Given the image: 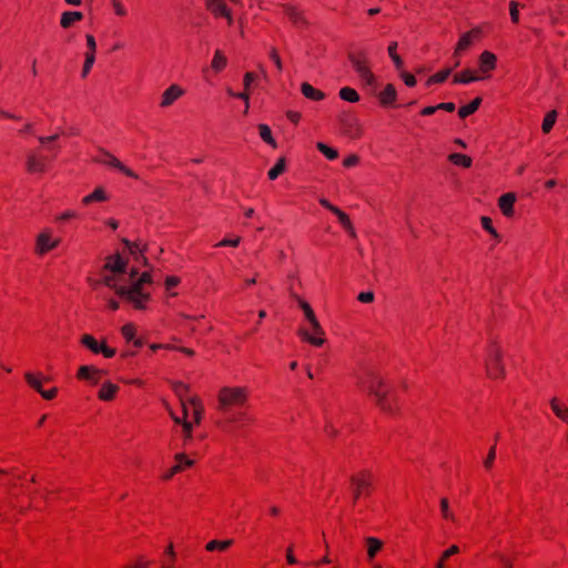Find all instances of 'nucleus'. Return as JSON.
<instances>
[{"label": "nucleus", "instance_id": "f257e3e1", "mask_svg": "<svg viewBox=\"0 0 568 568\" xmlns=\"http://www.w3.org/2000/svg\"><path fill=\"white\" fill-rule=\"evenodd\" d=\"M101 280L93 281L97 286L102 283L112 288L115 294L131 304L138 311H144L151 300L150 286L152 276L149 272H143L138 276L135 268L128 272L126 261L119 254L106 257L101 271Z\"/></svg>", "mask_w": 568, "mask_h": 568}, {"label": "nucleus", "instance_id": "f03ea898", "mask_svg": "<svg viewBox=\"0 0 568 568\" xmlns=\"http://www.w3.org/2000/svg\"><path fill=\"white\" fill-rule=\"evenodd\" d=\"M373 402L385 414L393 415L397 412L396 396L385 378L376 372H368L358 383Z\"/></svg>", "mask_w": 568, "mask_h": 568}, {"label": "nucleus", "instance_id": "7ed1b4c3", "mask_svg": "<svg viewBox=\"0 0 568 568\" xmlns=\"http://www.w3.org/2000/svg\"><path fill=\"white\" fill-rule=\"evenodd\" d=\"M250 390L246 386H223L216 395V409L226 414L233 408H240L247 404Z\"/></svg>", "mask_w": 568, "mask_h": 568}, {"label": "nucleus", "instance_id": "20e7f679", "mask_svg": "<svg viewBox=\"0 0 568 568\" xmlns=\"http://www.w3.org/2000/svg\"><path fill=\"white\" fill-rule=\"evenodd\" d=\"M486 374L491 379H503L506 376L504 351L498 342L490 341L485 355Z\"/></svg>", "mask_w": 568, "mask_h": 568}, {"label": "nucleus", "instance_id": "39448f33", "mask_svg": "<svg viewBox=\"0 0 568 568\" xmlns=\"http://www.w3.org/2000/svg\"><path fill=\"white\" fill-rule=\"evenodd\" d=\"M348 59L352 63V67L358 74L359 79L363 81V83L368 87L375 88L376 78L374 73L371 71L366 53L363 51L352 52L348 54Z\"/></svg>", "mask_w": 568, "mask_h": 568}, {"label": "nucleus", "instance_id": "423d86ee", "mask_svg": "<svg viewBox=\"0 0 568 568\" xmlns=\"http://www.w3.org/2000/svg\"><path fill=\"white\" fill-rule=\"evenodd\" d=\"M61 241V237L54 235L52 229L43 227L36 236L34 253L38 256H43L57 248Z\"/></svg>", "mask_w": 568, "mask_h": 568}, {"label": "nucleus", "instance_id": "0eeeda50", "mask_svg": "<svg viewBox=\"0 0 568 568\" xmlns=\"http://www.w3.org/2000/svg\"><path fill=\"white\" fill-rule=\"evenodd\" d=\"M95 162L113 168L128 178L139 179V175L133 170L124 165L115 155L104 149L100 150V154L95 158Z\"/></svg>", "mask_w": 568, "mask_h": 568}, {"label": "nucleus", "instance_id": "6e6552de", "mask_svg": "<svg viewBox=\"0 0 568 568\" xmlns=\"http://www.w3.org/2000/svg\"><path fill=\"white\" fill-rule=\"evenodd\" d=\"M483 36V31L479 27H475L469 31L463 33L457 41L454 50V57H462L468 49L477 43Z\"/></svg>", "mask_w": 568, "mask_h": 568}, {"label": "nucleus", "instance_id": "1a4fd4ad", "mask_svg": "<svg viewBox=\"0 0 568 568\" xmlns=\"http://www.w3.org/2000/svg\"><path fill=\"white\" fill-rule=\"evenodd\" d=\"M372 475L368 471H361L352 476L351 484L353 488L354 499H358L363 495H368L372 487Z\"/></svg>", "mask_w": 568, "mask_h": 568}, {"label": "nucleus", "instance_id": "9d476101", "mask_svg": "<svg viewBox=\"0 0 568 568\" xmlns=\"http://www.w3.org/2000/svg\"><path fill=\"white\" fill-rule=\"evenodd\" d=\"M80 342L83 346H85L92 353H94V354L101 353L106 358L113 357L116 353L114 348L109 347L104 342L99 343L98 339L90 334L82 335Z\"/></svg>", "mask_w": 568, "mask_h": 568}, {"label": "nucleus", "instance_id": "9b49d317", "mask_svg": "<svg viewBox=\"0 0 568 568\" xmlns=\"http://www.w3.org/2000/svg\"><path fill=\"white\" fill-rule=\"evenodd\" d=\"M184 94L185 90L180 84L173 83L162 92L159 106L161 109H168L172 106L178 100H180Z\"/></svg>", "mask_w": 568, "mask_h": 568}, {"label": "nucleus", "instance_id": "f8f14e48", "mask_svg": "<svg viewBox=\"0 0 568 568\" xmlns=\"http://www.w3.org/2000/svg\"><path fill=\"white\" fill-rule=\"evenodd\" d=\"M104 374L103 369L93 365H82L78 369L77 377L91 384H98Z\"/></svg>", "mask_w": 568, "mask_h": 568}, {"label": "nucleus", "instance_id": "ddd939ff", "mask_svg": "<svg viewBox=\"0 0 568 568\" xmlns=\"http://www.w3.org/2000/svg\"><path fill=\"white\" fill-rule=\"evenodd\" d=\"M344 134L352 139H358L363 135L364 130L356 118H345L341 120Z\"/></svg>", "mask_w": 568, "mask_h": 568}, {"label": "nucleus", "instance_id": "4468645a", "mask_svg": "<svg viewBox=\"0 0 568 568\" xmlns=\"http://www.w3.org/2000/svg\"><path fill=\"white\" fill-rule=\"evenodd\" d=\"M110 200V194L104 186H97L90 194L82 197L81 203L89 206L93 203H103Z\"/></svg>", "mask_w": 568, "mask_h": 568}, {"label": "nucleus", "instance_id": "2eb2a0df", "mask_svg": "<svg viewBox=\"0 0 568 568\" xmlns=\"http://www.w3.org/2000/svg\"><path fill=\"white\" fill-rule=\"evenodd\" d=\"M175 462L176 464L166 473L163 475V479L169 480L171 479L175 474L181 473L187 467H192L194 462L186 457L183 453H179L175 455Z\"/></svg>", "mask_w": 568, "mask_h": 568}, {"label": "nucleus", "instance_id": "dca6fc26", "mask_svg": "<svg viewBox=\"0 0 568 568\" xmlns=\"http://www.w3.org/2000/svg\"><path fill=\"white\" fill-rule=\"evenodd\" d=\"M27 170L30 173H44L48 170L45 158L30 152L27 155Z\"/></svg>", "mask_w": 568, "mask_h": 568}, {"label": "nucleus", "instance_id": "f3484780", "mask_svg": "<svg viewBox=\"0 0 568 568\" xmlns=\"http://www.w3.org/2000/svg\"><path fill=\"white\" fill-rule=\"evenodd\" d=\"M311 328H312L313 334H311L305 328H300L298 335L302 337V339H304L305 342H307L314 346H322L325 342V339L323 337V335H324L323 327L320 325L318 331L315 327H311Z\"/></svg>", "mask_w": 568, "mask_h": 568}, {"label": "nucleus", "instance_id": "a211bd4d", "mask_svg": "<svg viewBox=\"0 0 568 568\" xmlns=\"http://www.w3.org/2000/svg\"><path fill=\"white\" fill-rule=\"evenodd\" d=\"M497 67V57L490 51H483L478 58L479 71L487 74Z\"/></svg>", "mask_w": 568, "mask_h": 568}, {"label": "nucleus", "instance_id": "6ab92c4d", "mask_svg": "<svg viewBox=\"0 0 568 568\" xmlns=\"http://www.w3.org/2000/svg\"><path fill=\"white\" fill-rule=\"evenodd\" d=\"M256 75L253 72H246L243 78L244 91L236 94L237 99H241L245 103L244 113L246 114L250 108V90L252 83L255 81Z\"/></svg>", "mask_w": 568, "mask_h": 568}, {"label": "nucleus", "instance_id": "aec40b11", "mask_svg": "<svg viewBox=\"0 0 568 568\" xmlns=\"http://www.w3.org/2000/svg\"><path fill=\"white\" fill-rule=\"evenodd\" d=\"M516 202V195L515 193H505L503 194L498 200V206L503 214L507 217H510L514 215V204Z\"/></svg>", "mask_w": 568, "mask_h": 568}, {"label": "nucleus", "instance_id": "412c9836", "mask_svg": "<svg viewBox=\"0 0 568 568\" xmlns=\"http://www.w3.org/2000/svg\"><path fill=\"white\" fill-rule=\"evenodd\" d=\"M119 386L110 381L104 382L98 392V398L104 402H111L115 398Z\"/></svg>", "mask_w": 568, "mask_h": 568}, {"label": "nucleus", "instance_id": "4be33fe9", "mask_svg": "<svg viewBox=\"0 0 568 568\" xmlns=\"http://www.w3.org/2000/svg\"><path fill=\"white\" fill-rule=\"evenodd\" d=\"M397 98L396 89L393 84H387L378 94L379 103L383 106H390L395 103Z\"/></svg>", "mask_w": 568, "mask_h": 568}, {"label": "nucleus", "instance_id": "5701e85b", "mask_svg": "<svg viewBox=\"0 0 568 568\" xmlns=\"http://www.w3.org/2000/svg\"><path fill=\"white\" fill-rule=\"evenodd\" d=\"M296 301H297L300 307L302 308V311L305 315V318L310 323L311 327H315L318 331L320 322H318L313 308L311 307V305L301 297H296Z\"/></svg>", "mask_w": 568, "mask_h": 568}, {"label": "nucleus", "instance_id": "b1692460", "mask_svg": "<svg viewBox=\"0 0 568 568\" xmlns=\"http://www.w3.org/2000/svg\"><path fill=\"white\" fill-rule=\"evenodd\" d=\"M170 416L174 420L175 424L182 426V432L184 436V445H187L192 439L193 434V423L186 419H181L180 416H176L172 410H170Z\"/></svg>", "mask_w": 568, "mask_h": 568}, {"label": "nucleus", "instance_id": "393cba45", "mask_svg": "<svg viewBox=\"0 0 568 568\" xmlns=\"http://www.w3.org/2000/svg\"><path fill=\"white\" fill-rule=\"evenodd\" d=\"M302 94L313 101H321L325 98V93L318 89H315L307 82H303L301 85Z\"/></svg>", "mask_w": 568, "mask_h": 568}, {"label": "nucleus", "instance_id": "a878e982", "mask_svg": "<svg viewBox=\"0 0 568 568\" xmlns=\"http://www.w3.org/2000/svg\"><path fill=\"white\" fill-rule=\"evenodd\" d=\"M83 19V14L79 11H67L61 16L60 24L62 28L68 29L72 27L75 22Z\"/></svg>", "mask_w": 568, "mask_h": 568}, {"label": "nucleus", "instance_id": "bb28decb", "mask_svg": "<svg viewBox=\"0 0 568 568\" xmlns=\"http://www.w3.org/2000/svg\"><path fill=\"white\" fill-rule=\"evenodd\" d=\"M365 541L367 545V558L369 561H373L375 556L382 550L383 541L375 537H367Z\"/></svg>", "mask_w": 568, "mask_h": 568}, {"label": "nucleus", "instance_id": "cd10ccee", "mask_svg": "<svg viewBox=\"0 0 568 568\" xmlns=\"http://www.w3.org/2000/svg\"><path fill=\"white\" fill-rule=\"evenodd\" d=\"M227 65V58L222 50H215L211 61V68L214 72L219 73Z\"/></svg>", "mask_w": 568, "mask_h": 568}, {"label": "nucleus", "instance_id": "c85d7f7f", "mask_svg": "<svg viewBox=\"0 0 568 568\" xmlns=\"http://www.w3.org/2000/svg\"><path fill=\"white\" fill-rule=\"evenodd\" d=\"M207 10L215 17H220L222 13H226L229 8L225 4V0H205Z\"/></svg>", "mask_w": 568, "mask_h": 568}, {"label": "nucleus", "instance_id": "c756f323", "mask_svg": "<svg viewBox=\"0 0 568 568\" xmlns=\"http://www.w3.org/2000/svg\"><path fill=\"white\" fill-rule=\"evenodd\" d=\"M480 80L479 77L475 75L474 72L469 69L463 70L458 73H456L453 78L454 83H463L467 84L474 81Z\"/></svg>", "mask_w": 568, "mask_h": 568}, {"label": "nucleus", "instance_id": "7c9ffc66", "mask_svg": "<svg viewBox=\"0 0 568 568\" xmlns=\"http://www.w3.org/2000/svg\"><path fill=\"white\" fill-rule=\"evenodd\" d=\"M284 12L294 24L302 26L305 23L303 13L297 8L285 6Z\"/></svg>", "mask_w": 568, "mask_h": 568}, {"label": "nucleus", "instance_id": "2f4dec72", "mask_svg": "<svg viewBox=\"0 0 568 568\" xmlns=\"http://www.w3.org/2000/svg\"><path fill=\"white\" fill-rule=\"evenodd\" d=\"M439 507H440L442 517L445 520H449L452 523H456L457 521L456 515L453 511V509L450 508L449 500L446 497H443L440 499Z\"/></svg>", "mask_w": 568, "mask_h": 568}, {"label": "nucleus", "instance_id": "473e14b6", "mask_svg": "<svg viewBox=\"0 0 568 568\" xmlns=\"http://www.w3.org/2000/svg\"><path fill=\"white\" fill-rule=\"evenodd\" d=\"M124 244L126 245L130 254L133 255L138 262H145V257L143 256L144 246L140 243L130 242L128 240H124Z\"/></svg>", "mask_w": 568, "mask_h": 568}, {"label": "nucleus", "instance_id": "72a5a7b5", "mask_svg": "<svg viewBox=\"0 0 568 568\" xmlns=\"http://www.w3.org/2000/svg\"><path fill=\"white\" fill-rule=\"evenodd\" d=\"M233 545V540L232 539H227V540H211L206 544L205 546V549L207 551H215V550H219V551H225L227 550L231 546Z\"/></svg>", "mask_w": 568, "mask_h": 568}, {"label": "nucleus", "instance_id": "f704fd0d", "mask_svg": "<svg viewBox=\"0 0 568 568\" xmlns=\"http://www.w3.org/2000/svg\"><path fill=\"white\" fill-rule=\"evenodd\" d=\"M481 103V98H476L474 99L470 103H468L467 105H464L462 108H459L458 110V115L462 118V119H465L467 118L468 115L475 113L479 105Z\"/></svg>", "mask_w": 568, "mask_h": 568}, {"label": "nucleus", "instance_id": "c9c22d12", "mask_svg": "<svg viewBox=\"0 0 568 568\" xmlns=\"http://www.w3.org/2000/svg\"><path fill=\"white\" fill-rule=\"evenodd\" d=\"M334 214L337 216L339 223L343 225V227L352 235L355 236V230L353 227V224L351 222V219L348 215L343 212L341 209L334 210Z\"/></svg>", "mask_w": 568, "mask_h": 568}, {"label": "nucleus", "instance_id": "e433bc0d", "mask_svg": "<svg viewBox=\"0 0 568 568\" xmlns=\"http://www.w3.org/2000/svg\"><path fill=\"white\" fill-rule=\"evenodd\" d=\"M338 94L342 100L351 103H356L359 101V94L356 92L355 89L349 87L342 88Z\"/></svg>", "mask_w": 568, "mask_h": 568}, {"label": "nucleus", "instance_id": "4c0bfd02", "mask_svg": "<svg viewBox=\"0 0 568 568\" xmlns=\"http://www.w3.org/2000/svg\"><path fill=\"white\" fill-rule=\"evenodd\" d=\"M258 133L261 139L270 144L272 148H277L276 141L272 136V132L268 125L266 124H258Z\"/></svg>", "mask_w": 568, "mask_h": 568}, {"label": "nucleus", "instance_id": "58836bf2", "mask_svg": "<svg viewBox=\"0 0 568 568\" xmlns=\"http://www.w3.org/2000/svg\"><path fill=\"white\" fill-rule=\"evenodd\" d=\"M397 42H390L389 45H388V54L392 59V61L394 62L395 67L397 70H402L403 69V65H404V61L402 60V58L397 54Z\"/></svg>", "mask_w": 568, "mask_h": 568}, {"label": "nucleus", "instance_id": "ea45409f", "mask_svg": "<svg viewBox=\"0 0 568 568\" xmlns=\"http://www.w3.org/2000/svg\"><path fill=\"white\" fill-rule=\"evenodd\" d=\"M452 70H453V68H447V69L440 70L439 72L429 77L426 81V84L432 85L435 83H443L450 75Z\"/></svg>", "mask_w": 568, "mask_h": 568}, {"label": "nucleus", "instance_id": "a19ab883", "mask_svg": "<svg viewBox=\"0 0 568 568\" xmlns=\"http://www.w3.org/2000/svg\"><path fill=\"white\" fill-rule=\"evenodd\" d=\"M448 160L455 165H460L463 168H469L471 165V159L468 155L460 153H452L448 156Z\"/></svg>", "mask_w": 568, "mask_h": 568}, {"label": "nucleus", "instance_id": "79ce46f5", "mask_svg": "<svg viewBox=\"0 0 568 568\" xmlns=\"http://www.w3.org/2000/svg\"><path fill=\"white\" fill-rule=\"evenodd\" d=\"M550 406H551V409L554 410V413L557 415V417H559L562 420H567L568 415L566 413L565 404L562 402H560L558 398L554 397L550 400Z\"/></svg>", "mask_w": 568, "mask_h": 568}, {"label": "nucleus", "instance_id": "37998d69", "mask_svg": "<svg viewBox=\"0 0 568 568\" xmlns=\"http://www.w3.org/2000/svg\"><path fill=\"white\" fill-rule=\"evenodd\" d=\"M286 169V162L284 158L278 159L276 164L268 171V178L271 180L277 179Z\"/></svg>", "mask_w": 568, "mask_h": 568}, {"label": "nucleus", "instance_id": "c03bdc74", "mask_svg": "<svg viewBox=\"0 0 568 568\" xmlns=\"http://www.w3.org/2000/svg\"><path fill=\"white\" fill-rule=\"evenodd\" d=\"M172 386L180 402L186 400V395L190 392V386L182 382H174Z\"/></svg>", "mask_w": 568, "mask_h": 568}, {"label": "nucleus", "instance_id": "a18cd8bd", "mask_svg": "<svg viewBox=\"0 0 568 568\" xmlns=\"http://www.w3.org/2000/svg\"><path fill=\"white\" fill-rule=\"evenodd\" d=\"M316 148L317 150L324 154L328 160H335L338 158V152L337 150L326 145L325 143L323 142H317L316 143Z\"/></svg>", "mask_w": 568, "mask_h": 568}, {"label": "nucleus", "instance_id": "49530a36", "mask_svg": "<svg viewBox=\"0 0 568 568\" xmlns=\"http://www.w3.org/2000/svg\"><path fill=\"white\" fill-rule=\"evenodd\" d=\"M24 379L28 383V385L36 389L38 393L42 392V383L33 373H24Z\"/></svg>", "mask_w": 568, "mask_h": 568}, {"label": "nucleus", "instance_id": "de8ad7c7", "mask_svg": "<svg viewBox=\"0 0 568 568\" xmlns=\"http://www.w3.org/2000/svg\"><path fill=\"white\" fill-rule=\"evenodd\" d=\"M557 113L556 111H550L546 114L542 121V132L549 133L556 122Z\"/></svg>", "mask_w": 568, "mask_h": 568}, {"label": "nucleus", "instance_id": "09e8293b", "mask_svg": "<svg viewBox=\"0 0 568 568\" xmlns=\"http://www.w3.org/2000/svg\"><path fill=\"white\" fill-rule=\"evenodd\" d=\"M458 552H459V547L457 545L450 546L448 549H446L442 554V556H440V558H439V560H438V562L436 565V568H444V561L446 559H448L450 556H454V555H456Z\"/></svg>", "mask_w": 568, "mask_h": 568}, {"label": "nucleus", "instance_id": "8fccbe9b", "mask_svg": "<svg viewBox=\"0 0 568 568\" xmlns=\"http://www.w3.org/2000/svg\"><path fill=\"white\" fill-rule=\"evenodd\" d=\"M181 283L180 277L171 275L165 278V290L170 293L171 296H176L178 293L173 292V288L176 287Z\"/></svg>", "mask_w": 568, "mask_h": 568}, {"label": "nucleus", "instance_id": "3c124183", "mask_svg": "<svg viewBox=\"0 0 568 568\" xmlns=\"http://www.w3.org/2000/svg\"><path fill=\"white\" fill-rule=\"evenodd\" d=\"M480 222H481V226L489 233L491 234L495 239H499V234L498 232L496 231V229L493 226V221L490 217L488 216H483L480 219Z\"/></svg>", "mask_w": 568, "mask_h": 568}, {"label": "nucleus", "instance_id": "603ef678", "mask_svg": "<svg viewBox=\"0 0 568 568\" xmlns=\"http://www.w3.org/2000/svg\"><path fill=\"white\" fill-rule=\"evenodd\" d=\"M95 61V55L92 52L85 53V60L83 63L82 75L85 77L90 71Z\"/></svg>", "mask_w": 568, "mask_h": 568}, {"label": "nucleus", "instance_id": "864d4df0", "mask_svg": "<svg viewBox=\"0 0 568 568\" xmlns=\"http://www.w3.org/2000/svg\"><path fill=\"white\" fill-rule=\"evenodd\" d=\"M121 333L126 341H132L135 336V326L132 323H128L122 326Z\"/></svg>", "mask_w": 568, "mask_h": 568}, {"label": "nucleus", "instance_id": "5fc2aeb1", "mask_svg": "<svg viewBox=\"0 0 568 568\" xmlns=\"http://www.w3.org/2000/svg\"><path fill=\"white\" fill-rule=\"evenodd\" d=\"M509 13H510L511 21L514 23H518L519 22V3L518 2L510 1Z\"/></svg>", "mask_w": 568, "mask_h": 568}, {"label": "nucleus", "instance_id": "6e6d98bb", "mask_svg": "<svg viewBox=\"0 0 568 568\" xmlns=\"http://www.w3.org/2000/svg\"><path fill=\"white\" fill-rule=\"evenodd\" d=\"M270 58L274 62L277 71L281 72L283 70V64H282L281 57H280V54H278V52H277V50L275 48H271L270 49Z\"/></svg>", "mask_w": 568, "mask_h": 568}, {"label": "nucleus", "instance_id": "4d7b16f0", "mask_svg": "<svg viewBox=\"0 0 568 568\" xmlns=\"http://www.w3.org/2000/svg\"><path fill=\"white\" fill-rule=\"evenodd\" d=\"M186 404L187 406H191L192 410L204 409L201 398L196 395L186 398Z\"/></svg>", "mask_w": 568, "mask_h": 568}, {"label": "nucleus", "instance_id": "13d9d810", "mask_svg": "<svg viewBox=\"0 0 568 568\" xmlns=\"http://www.w3.org/2000/svg\"><path fill=\"white\" fill-rule=\"evenodd\" d=\"M77 217H78V214L75 211L68 210V211H64L63 213H61L60 215H58L55 217V221L57 222H67L69 220L77 219Z\"/></svg>", "mask_w": 568, "mask_h": 568}, {"label": "nucleus", "instance_id": "bf43d9fd", "mask_svg": "<svg viewBox=\"0 0 568 568\" xmlns=\"http://www.w3.org/2000/svg\"><path fill=\"white\" fill-rule=\"evenodd\" d=\"M240 242H241V237L235 236L234 239H224L221 242H219L215 246L216 247H222V246L236 247L240 244Z\"/></svg>", "mask_w": 568, "mask_h": 568}, {"label": "nucleus", "instance_id": "052dcab7", "mask_svg": "<svg viewBox=\"0 0 568 568\" xmlns=\"http://www.w3.org/2000/svg\"><path fill=\"white\" fill-rule=\"evenodd\" d=\"M112 2V8L114 10V13L119 17H124L126 16V9L124 8V6L122 4V2L120 0H111Z\"/></svg>", "mask_w": 568, "mask_h": 568}, {"label": "nucleus", "instance_id": "680f3d73", "mask_svg": "<svg viewBox=\"0 0 568 568\" xmlns=\"http://www.w3.org/2000/svg\"><path fill=\"white\" fill-rule=\"evenodd\" d=\"M495 458H496V447L493 446L489 449L488 455H487V457L484 460L485 468L490 469L493 467Z\"/></svg>", "mask_w": 568, "mask_h": 568}, {"label": "nucleus", "instance_id": "e2e57ef3", "mask_svg": "<svg viewBox=\"0 0 568 568\" xmlns=\"http://www.w3.org/2000/svg\"><path fill=\"white\" fill-rule=\"evenodd\" d=\"M150 565L149 560H145L143 557L136 559V561L129 564L123 568H148Z\"/></svg>", "mask_w": 568, "mask_h": 568}, {"label": "nucleus", "instance_id": "0e129e2a", "mask_svg": "<svg viewBox=\"0 0 568 568\" xmlns=\"http://www.w3.org/2000/svg\"><path fill=\"white\" fill-rule=\"evenodd\" d=\"M359 162V158L356 154H351L346 156L343 161V165L345 168H353L356 166Z\"/></svg>", "mask_w": 568, "mask_h": 568}, {"label": "nucleus", "instance_id": "69168bd1", "mask_svg": "<svg viewBox=\"0 0 568 568\" xmlns=\"http://www.w3.org/2000/svg\"><path fill=\"white\" fill-rule=\"evenodd\" d=\"M203 413H204V409H193L192 410V413H191L192 420L191 422L193 423V426L201 424L202 417H203Z\"/></svg>", "mask_w": 568, "mask_h": 568}, {"label": "nucleus", "instance_id": "338daca9", "mask_svg": "<svg viewBox=\"0 0 568 568\" xmlns=\"http://www.w3.org/2000/svg\"><path fill=\"white\" fill-rule=\"evenodd\" d=\"M85 40H87L88 52H92V54L95 55L97 42H95L94 37L92 34H87Z\"/></svg>", "mask_w": 568, "mask_h": 568}, {"label": "nucleus", "instance_id": "774afa93", "mask_svg": "<svg viewBox=\"0 0 568 568\" xmlns=\"http://www.w3.org/2000/svg\"><path fill=\"white\" fill-rule=\"evenodd\" d=\"M357 300L362 303H372L374 301L373 292H362L358 294Z\"/></svg>", "mask_w": 568, "mask_h": 568}]
</instances>
